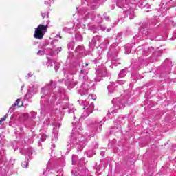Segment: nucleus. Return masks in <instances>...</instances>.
Listing matches in <instances>:
<instances>
[{
  "label": "nucleus",
  "instance_id": "1",
  "mask_svg": "<svg viewBox=\"0 0 176 176\" xmlns=\"http://www.w3.org/2000/svg\"><path fill=\"white\" fill-rule=\"evenodd\" d=\"M49 28L48 25H42L40 24L35 28L34 38L35 39L42 40L43 39V36H45V34L47 32V28Z\"/></svg>",
  "mask_w": 176,
  "mask_h": 176
},
{
  "label": "nucleus",
  "instance_id": "2",
  "mask_svg": "<svg viewBox=\"0 0 176 176\" xmlns=\"http://www.w3.org/2000/svg\"><path fill=\"white\" fill-rule=\"evenodd\" d=\"M21 100L20 99H17L16 100V102L12 105L11 108H14V107H18L19 108H20V107H23V103L21 105H19V104H20V102Z\"/></svg>",
  "mask_w": 176,
  "mask_h": 176
},
{
  "label": "nucleus",
  "instance_id": "3",
  "mask_svg": "<svg viewBox=\"0 0 176 176\" xmlns=\"http://www.w3.org/2000/svg\"><path fill=\"white\" fill-rule=\"evenodd\" d=\"M21 166L23 168H28V162L24 161L23 162L21 163Z\"/></svg>",
  "mask_w": 176,
  "mask_h": 176
},
{
  "label": "nucleus",
  "instance_id": "4",
  "mask_svg": "<svg viewBox=\"0 0 176 176\" xmlns=\"http://www.w3.org/2000/svg\"><path fill=\"white\" fill-rule=\"evenodd\" d=\"M8 119V115H6L3 118L0 119V124H2V122H5Z\"/></svg>",
  "mask_w": 176,
  "mask_h": 176
},
{
  "label": "nucleus",
  "instance_id": "5",
  "mask_svg": "<svg viewBox=\"0 0 176 176\" xmlns=\"http://www.w3.org/2000/svg\"><path fill=\"white\" fill-rule=\"evenodd\" d=\"M88 66H89V63H86L85 67H88Z\"/></svg>",
  "mask_w": 176,
  "mask_h": 176
}]
</instances>
